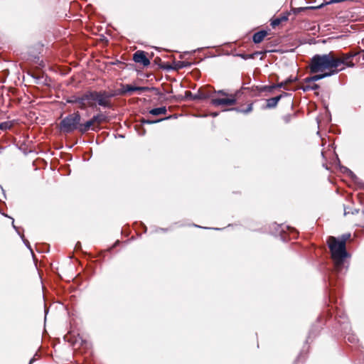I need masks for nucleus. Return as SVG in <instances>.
<instances>
[{
    "mask_svg": "<svg viewBox=\"0 0 364 364\" xmlns=\"http://www.w3.org/2000/svg\"><path fill=\"white\" fill-rule=\"evenodd\" d=\"M297 80V77H292L291 76L289 77L286 80H285V82H286V85L287 84H290L293 82H295Z\"/></svg>",
    "mask_w": 364,
    "mask_h": 364,
    "instance_id": "nucleus-32",
    "label": "nucleus"
},
{
    "mask_svg": "<svg viewBox=\"0 0 364 364\" xmlns=\"http://www.w3.org/2000/svg\"><path fill=\"white\" fill-rule=\"evenodd\" d=\"M355 213H358V210H356V209H355L353 211H351V212H350V210H347V208H344V215H348V214H350V213H351V214H354Z\"/></svg>",
    "mask_w": 364,
    "mask_h": 364,
    "instance_id": "nucleus-36",
    "label": "nucleus"
},
{
    "mask_svg": "<svg viewBox=\"0 0 364 364\" xmlns=\"http://www.w3.org/2000/svg\"><path fill=\"white\" fill-rule=\"evenodd\" d=\"M363 52H364V50H363Z\"/></svg>",
    "mask_w": 364,
    "mask_h": 364,
    "instance_id": "nucleus-47",
    "label": "nucleus"
},
{
    "mask_svg": "<svg viewBox=\"0 0 364 364\" xmlns=\"http://www.w3.org/2000/svg\"><path fill=\"white\" fill-rule=\"evenodd\" d=\"M347 339L350 343H353L354 341L355 340V338L353 336H349Z\"/></svg>",
    "mask_w": 364,
    "mask_h": 364,
    "instance_id": "nucleus-38",
    "label": "nucleus"
},
{
    "mask_svg": "<svg viewBox=\"0 0 364 364\" xmlns=\"http://www.w3.org/2000/svg\"><path fill=\"white\" fill-rule=\"evenodd\" d=\"M320 88V86L319 85L316 84V83H313L312 85H304L301 87V89L304 91V92H309V91H311V90H317Z\"/></svg>",
    "mask_w": 364,
    "mask_h": 364,
    "instance_id": "nucleus-22",
    "label": "nucleus"
},
{
    "mask_svg": "<svg viewBox=\"0 0 364 364\" xmlns=\"http://www.w3.org/2000/svg\"><path fill=\"white\" fill-rule=\"evenodd\" d=\"M218 114L217 112H213V113H212V114H211V115H212L213 117H216V116H218Z\"/></svg>",
    "mask_w": 364,
    "mask_h": 364,
    "instance_id": "nucleus-42",
    "label": "nucleus"
},
{
    "mask_svg": "<svg viewBox=\"0 0 364 364\" xmlns=\"http://www.w3.org/2000/svg\"><path fill=\"white\" fill-rule=\"evenodd\" d=\"M66 103L78 105V107L85 110L87 108L96 107V103L92 101V90H87L80 95H72L66 99Z\"/></svg>",
    "mask_w": 364,
    "mask_h": 364,
    "instance_id": "nucleus-5",
    "label": "nucleus"
},
{
    "mask_svg": "<svg viewBox=\"0 0 364 364\" xmlns=\"http://www.w3.org/2000/svg\"><path fill=\"white\" fill-rule=\"evenodd\" d=\"M291 95L289 93H287V92H282L280 95H277V97H279V100H282V98L285 97H287V96H289Z\"/></svg>",
    "mask_w": 364,
    "mask_h": 364,
    "instance_id": "nucleus-35",
    "label": "nucleus"
},
{
    "mask_svg": "<svg viewBox=\"0 0 364 364\" xmlns=\"http://www.w3.org/2000/svg\"><path fill=\"white\" fill-rule=\"evenodd\" d=\"M327 243L334 263L335 273L343 274L344 270L348 268L346 259L349 256L343 242H339L336 237L330 236Z\"/></svg>",
    "mask_w": 364,
    "mask_h": 364,
    "instance_id": "nucleus-1",
    "label": "nucleus"
},
{
    "mask_svg": "<svg viewBox=\"0 0 364 364\" xmlns=\"http://www.w3.org/2000/svg\"><path fill=\"white\" fill-rule=\"evenodd\" d=\"M141 134V135L145 134V130H144V129L143 130V132H142Z\"/></svg>",
    "mask_w": 364,
    "mask_h": 364,
    "instance_id": "nucleus-45",
    "label": "nucleus"
},
{
    "mask_svg": "<svg viewBox=\"0 0 364 364\" xmlns=\"http://www.w3.org/2000/svg\"><path fill=\"white\" fill-rule=\"evenodd\" d=\"M304 82H306V83L314 82L313 80L311 79V76L304 78Z\"/></svg>",
    "mask_w": 364,
    "mask_h": 364,
    "instance_id": "nucleus-37",
    "label": "nucleus"
},
{
    "mask_svg": "<svg viewBox=\"0 0 364 364\" xmlns=\"http://www.w3.org/2000/svg\"><path fill=\"white\" fill-rule=\"evenodd\" d=\"M121 87H123V90L124 95L127 93H132L135 91H149L153 90L156 92V95H160L161 92L159 89L155 87H138L134 86L131 84L122 85Z\"/></svg>",
    "mask_w": 364,
    "mask_h": 364,
    "instance_id": "nucleus-6",
    "label": "nucleus"
},
{
    "mask_svg": "<svg viewBox=\"0 0 364 364\" xmlns=\"http://www.w3.org/2000/svg\"><path fill=\"white\" fill-rule=\"evenodd\" d=\"M306 10H311L310 6L291 8V11H292L295 15H297V14H300L301 11H304Z\"/></svg>",
    "mask_w": 364,
    "mask_h": 364,
    "instance_id": "nucleus-27",
    "label": "nucleus"
},
{
    "mask_svg": "<svg viewBox=\"0 0 364 364\" xmlns=\"http://www.w3.org/2000/svg\"><path fill=\"white\" fill-rule=\"evenodd\" d=\"M245 90H249L254 93L255 96H259L260 93L264 92H272L274 90V86L272 85H264V86H253L252 87H245Z\"/></svg>",
    "mask_w": 364,
    "mask_h": 364,
    "instance_id": "nucleus-10",
    "label": "nucleus"
},
{
    "mask_svg": "<svg viewBox=\"0 0 364 364\" xmlns=\"http://www.w3.org/2000/svg\"><path fill=\"white\" fill-rule=\"evenodd\" d=\"M333 152H334V154H335V156H336V160H338L339 159H338V154L335 152V151H334V150H333Z\"/></svg>",
    "mask_w": 364,
    "mask_h": 364,
    "instance_id": "nucleus-41",
    "label": "nucleus"
},
{
    "mask_svg": "<svg viewBox=\"0 0 364 364\" xmlns=\"http://www.w3.org/2000/svg\"><path fill=\"white\" fill-rule=\"evenodd\" d=\"M13 124L10 121H6L0 123V129L3 131H6L10 129L12 127Z\"/></svg>",
    "mask_w": 364,
    "mask_h": 364,
    "instance_id": "nucleus-25",
    "label": "nucleus"
},
{
    "mask_svg": "<svg viewBox=\"0 0 364 364\" xmlns=\"http://www.w3.org/2000/svg\"><path fill=\"white\" fill-rule=\"evenodd\" d=\"M92 101L96 103V106L99 105L103 108L111 109L112 103L111 99L117 95H124V92L123 87L117 90L106 91V90H92Z\"/></svg>",
    "mask_w": 364,
    "mask_h": 364,
    "instance_id": "nucleus-3",
    "label": "nucleus"
},
{
    "mask_svg": "<svg viewBox=\"0 0 364 364\" xmlns=\"http://www.w3.org/2000/svg\"><path fill=\"white\" fill-rule=\"evenodd\" d=\"M214 92L217 93L220 95L224 96V97H228L230 95L228 92H226L224 90H215Z\"/></svg>",
    "mask_w": 364,
    "mask_h": 364,
    "instance_id": "nucleus-31",
    "label": "nucleus"
},
{
    "mask_svg": "<svg viewBox=\"0 0 364 364\" xmlns=\"http://www.w3.org/2000/svg\"><path fill=\"white\" fill-rule=\"evenodd\" d=\"M311 79H312L314 82H315L316 81L322 80L323 77H322V75H321V74H316V75H314L313 76H311Z\"/></svg>",
    "mask_w": 364,
    "mask_h": 364,
    "instance_id": "nucleus-30",
    "label": "nucleus"
},
{
    "mask_svg": "<svg viewBox=\"0 0 364 364\" xmlns=\"http://www.w3.org/2000/svg\"><path fill=\"white\" fill-rule=\"evenodd\" d=\"M259 53V52H255L251 54L237 53L235 55L242 58L243 60H248L255 58V55H258Z\"/></svg>",
    "mask_w": 364,
    "mask_h": 364,
    "instance_id": "nucleus-24",
    "label": "nucleus"
},
{
    "mask_svg": "<svg viewBox=\"0 0 364 364\" xmlns=\"http://www.w3.org/2000/svg\"><path fill=\"white\" fill-rule=\"evenodd\" d=\"M356 55V53H348L346 54H343L341 58H336V60L340 62L339 66L341 65H344L348 68H353L355 64L352 62V59Z\"/></svg>",
    "mask_w": 364,
    "mask_h": 364,
    "instance_id": "nucleus-9",
    "label": "nucleus"
},
{
    "mask_svg": "<svg viewBox=\"0 0 364 364\" xmlns=\"http://www.w3.org/2000/svg\"><path fill=\"white\" fill-rule=\"evenodd\" d=\"M167 112L166 107L165 106H162L160 107L153 108L149 110V114L154 116H158L160 114H165Z\"/></svg>",
    "mask_w": 364,
    "mask_h": 364,
    "instance_id": "nucleus-19",
    "label": "nucleus"
},
{
    "mask_svg": "<svg viewBox=\"0 0 364 364\" xmlns=\"http://www.w3.org/2000/svg\"><path fill=\"white\" fill-rule=\"evenodd\" d=\"M350 237V234H344L343 235L341 238H337L339 242H343L344 243V245L346 246V241L347 240H348Z\"/></svg>",
    "mask_w": 364,
    "mask_h": 364,
    "instance_id": "nucleus-29",
    "label": "nucleus"
},
{
    "mask_svg": "<svg viewBox=\"0 0 364 364\" xmlns=\"http://www.w3.org/2000/svg\"><path fill=\"white\" fill-rule=\"evenodd\" d=\"M285 85H286L285 81L281 82H279L278 84H276V85H273V86H274V89H276V88H282V87H284Z\"/></svg>",
    "mask_w": 364,
    "mask_h": 364,
    "instance_id": "nucleus-34",
    "label": "nucleus"
},
{
    "mask_svg": "<svg viewBox=\"0 0 364 364\" xmlns=\"http://www.w3.org/2000/svg\"><path fill=\"white\" fill-rule=\"evenodd\" d=\"M331 4H333V2H330V1H324L323 2L322 4H321L320 5L318 6H310V9L311 10H318V9H323L324 6H327V5H330Z\"/></svg>",
    "mask_w": 364,
    "mask_h": 364,
    "instance_id": "nucleus-26",
    "label": "nucleus"
},
{
    "mask_svg": "<svg viewBox=\"0 0 364 364\" xmlns=\"http://www.w3.org/2000/svg\"><path fill=\"white\" fill-rule=\"evenodd\" d=\"M173 64H174L175 70H178L179 69H182L184 68H189L192 65L191 63H189L188 61H181V60L175 61L173 63Z\"/></svg>",
    "mask_w": 364,
    "mask_h": 364,
    "instance_id": "nucleus-20",
    "label": "nucleus"
},
{
    "mask_svg": "<svg viewBox=\"0 0 364 364\" xmlns=\"http://www.w3.org/2000/svg\"><path fill=\"white\" fill-rule=\"evenodd\" d=\"M321 155L323 158H325L326 156H324V153L323 151H321Z\"/></svg>",
    "mask_w": 364,
    "mask_h": 364,
    "instance_id": "nucleus-44",
    "label": "nucleus"
},
{
    "mask_svg": "<svg viewBox=\"0 0 364 364\" xmlns=\"http://www.w3.org/2000/svg\"><path fill=\"white\" fill-rule=\"evenodd\" d=\"M289 13L282 15L280 17H277L271 21V26L273 28H275L276 26H279L282 22L288 21L289 18Z\"/></svg>",
    "mask_w": 364,
    "mask_h": 364,
    "instance_id": "nucleus-17",
    "label": "nucleus"
},
{
    "mask_svg": "<svg viewBox=\"0 0 364 364\" xmlns=\"http://www.w3.org/2000/svg\"><path fill=\"white\" fill-rule=\"evenodd\" d=\"M345 69L344 67L343 68H332V69H328V71L327 72H325L323 73H321V75H322V77L323 79L325 78V77H330V76H332V75H336L338 74L340 71H342Z\"/></svg>",
    "mask_w": 364,
    "mask_h": 364,
    "instance_id": "nucleus-18",
    "label": "nucleus"
},
{
    "mask_svg": "<svg viewBox=\"0 0 364 364\" xmlns=\"http://www.w3.org/2000/svg\"><path fill=\"white\" fill-rule=\"evenodd\" d=\"M334 274V272L332 273V274L329 277V284L330 285H333V274Z\"/></svg>",
    "mask_w": 364,
    "mask_h": 364,
    "instance_id": "nucleus-39",
    "label": "nucleus"
},
{
    "mask_svg": "<svg viewBox=\"0 0 364 364\" xmlns=\"http://www.w3.org/2000/svg\"><path fill=\"white\" fill-rule=\"evenodd\" d=\"M237 102V99L235 95H230L226 98H212L210 104L215 107L219 106H230L234 105Z\"/></svg>",
    "mask_w": 364,
    "mask_h": 364,
    "instance_id": "nucleus-7",
    "label": "nucleus"
},
{
    "mask_svg": "<svg viewBox=\"0 0 364 364\" xmlns=\"http://www.w3.org/2000/svg\"><path fill=\"white\" fill-rule=\"evenodd\" d=\"M208 97H211V95L208 93L202 92L200 90L196 94H193L190 91H186L184 98L191 100H203Z\"/></svg>",
    "mask_w": 364,
    "mask_h": 364,
    "instance_id": "nucleus-11",
    "label": "nucleus"
},
{
    "mask_svg": "<svg viewBox=\"0 0 364 364\" xmlns=\"http://www.w3.org/2000/svg\"><path fill=\"white\" fill-rule=\"evenodd\" d=\"M267 34L268 33L266 30H260L254 33L252 36V41L256 44L259 43L264 40Z\"/></svg>",
    "mask_w": 364,
    "mask_h": 364,
    "instance_id": "nucleus-13",
    "label": "nucleus"
},
{
    "mask_svg": "<svg viewBox=\"0 0 364 364\" xmlns=\"http://www.w3.org/2000/svg\"><path fill=\"white\" fill-rule=\"evenodd\" d=\"M25 244L29 247L28 241L24 240Z\"/></svg>",
    "mask_w": 364,
    "mask_h": 364,
    "instance_id": "nucleus-43",
    "label": "nucleus"
},
{
    "mask_svg": "<svg viewBox=\"0 0 364 364\" xmlns=\"http://www.w3.org/2000/svg\"><path fill=\"white\" fill-rule=\"evenodd\" d=\"M339 63L334 58L332 53L328 54L314 55L309 64V70L311 73H317L326 69L337 68Z\"/></svg>",
    "mask_w": 364,
    "mask_h": 364,
    "instance_id": "nucleus-2",
    "label": "nucleus"
},
{
    "mask_svg": "<svg viewBox=\"0 0 364 364\" xmlns=\"http://www.w3.org/2000/svg\"><path fill=\"white\" fill-rule=\"evenodd\" d=\"M94 124H95V122L93 121L92 117L84 123H82L80 122V133L83 134L87 133L89 130L95 131L96 129L94 127Z\"/></svg>",
    "mask_w": 364,
    "mask_h": 364,
    "instance_id": "nucleus-12",
    "label": "nucleus"
},
{
    "mask_svg": "<svg viewBox=\"0 0 364 364\" xmlns=\"http://www.w3.org/2000/svg\"><path fill=\"white\" fill-rule=\"evenodd\" d=\"M172 117V116H168V117H164V118H161V119H156V120H150V119H142L140 120V122L141 124H156V123H158V122H161L164 120H167V119H169Z\"/></svg>",
    "mask_w": 364,
    "mask_h": 364,
    "instance_id": "nucleus-21",
    "label": "nucleus"
},
{
    "mask_svg": "<svg viewBox=\"0 0 364 364\" xmlns=\"http://www.w3.org/2000/svg\"><path fill=\"white\" fill-rule=\"evenodd\" d=\"M253 109V104L250 103L247 105V107L245 109L240 108V107H232L230 109H225L224 111H235L238 113H242L245 114H249L252 111Z\"/></svg>",
    "mask_w": 364,
    "mask_h": 364,
    "instance_id": "nucleus-15",
    "label": "nucleus"
},
{
    "mask_svg": "<svg viewBox=\"0 0 364 364\" xmlns=\"http://www.w3.org/2000/svg\"><path fill=\"white\" fill-rule=\"evenodd\" d=\"M279 97H274L269 98L266 100V105L264 107V109H272L275 108L279 102Z\"/></svg>",
    "mask_w": 364,
    "mask_h": 364,
    "instance_id": "nucleus-16",
    "label": "nucleus"
},
{
    "mask_svg": "<svg viewBox=\"0 0 364 364\" xmlns=\"http://www.w3.org/2000/svg\"><path fill=\"white\" fill-rule=\"evenodd\" d=\"M133 60L136 63L141 64L144 67H146L150 64V60L146 57V53L144 50L136 51L133 54Z\"/></svg>",
    "mask_w": 364,
    "mask_h": 364,
    "instance_id": "nucleus-8",
    "label": "nucleus"
},
{
    "mask_svg": "<svg viewBox=\"0 0 364 364\" xmlns=\"http://www.w3.org/2000/svg\"><path fill=\"white\" fill-rule=\"evenodd\" d=\"M81 119L80 113L78 111L74 112L62 119L59 129L64 134H70L75 131L80 132Z\"/></svg>",
    "mask_w": 364,
    "mask_h": 364,
    "instance_id": "nucleus-4",
    "label": "nucleus"
},
{
    "mask_svg": "<svg viewBox=\"0 0 364 364\" xmlns=\"http://www.w3.org/2000/svg\"><path fill=\"white\" fill-rule=\"evenodd\" d=\"M92 119L95 123H97L99 124L103 122H107L109 121V117L102 112H100L97 114L93 115Z\"/></svg>",
    "mask_w": 364,
    "mask_h": 364,
    "instance_id": "nucleus-14",
    "label": "nucleus"
},
{
    "mask_svg": "<svg viewBox=\"0 0 364 364\" xmlns=\"http://www.w3.org/2000/svg\"><path fill=\"white\" fill-rule=\"evenodd\" d=\"M159 61H161V58H156L155 60H154V62L155 63H159Z\"/></svg>",
    "mask_w": 364,
    "mask_h": 364,
    "instance_id": "nucleus-40",
    "label": "nucleus"
},
{
    "mask_svg": "<svg viewBox=\"0 0 364 364\" xmlns=\"http://www.w3.org/2000/svg\"><path fill=\"white\" fill-rule=\"evenodd\" d=\"M292 115L287 114L283 117V120L285 123H289L291 119Z\"/></svg>",
    "mask_w": 364,
    "mask_h": 364,
    "instance_id": "nucleus-33",
    "label": "nucleus"
},
{
    "mask_svg": "<svg viewBox=\"0 0 364 364\" xmlns=\"http://www.w3.org/2000/svg\"><path fill=\"white\" fill-rule=\"evenodd\" d=\"M340 170L342 173L346 174L349 178L352 179H354L356 177L353 172L346 166H340Z\"/></svg>",
    "mask_w": 364,
    "mask_h": 364,
    "instance_id": "nucleus-23",
    "label": "nucleus"
},
{
    "mask_svg": "<svg viewBox=\"0 0 364 364\" xmlns=\"http://www.w3.org/2000/svg\"><path fill=\"white\" fill-rule=\"evenodd\" d=\"M160 68L163 70H168V71L175 70L174 65L173 66L168 63H165L164 65H161Z\"/></svg>",
    "mask_w": 364,
    "mask_h": 364,
    "instance_id": "nucleus-28",
    "label": "nucleus"
},
{
    "mask_svg": "<svg viewBox=\"0 0 364 364\" xmlns=\"http://www.w3.org/2000/svg\"><path fill=\"white\" fill-rule=\"evenodd\" d=\"M32 361H33V359L30 360V363L29 364H31L32 363Z\"/></svg>",
    "mask_w": 364,
    "mask_h": 364,
    "instance_id": "nucleus-46",
    "label": "nucleus"
}]
</instances>
